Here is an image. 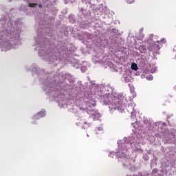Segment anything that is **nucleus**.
<instances>
[{
	"instance_id": "412c9836",
	"label": "nucleus",
	"mask_w": 176,
	"mask_h": 176,
	"mask_svg": "<svg viewBox=\"0 0 176 176\" xmlns=\"http://www.w3.org/2000/svg\"><path fill=\"white\" fill-rule=\"evenodd\" d=\"M131 69L137 71L138 69V65L135 63H133L131 65Z\"/></svg>"
},
{
	"instance_id": "393cba45",
	"label": "nucleus",
	"mask_w": 176,
	"mask_h": 176,
	"mask_svg": "<svg viewBox=\"0 0 176 176\" xmlns=\"http://www.w3.org/2000/svg\"><path fill=\"white\" fill-rule=\"evenodd\" d=\"M25 13L26 14H28V16H32V14H34V13H35L34 11H32V12H29L28 10L25 11Z\"/></svg>"
},
{
	"instance_id": "f257e3e1",
	"label": "nucleus",
	"mask_w": 176,
	"mask_h": 176,
	"mask_svg": "<svg viewBox=\"0 0 176 176\" xmlns=\"http://www.w3.org/2000/svg\"><path fill=\"white\" fill-rule=\"evenodd\" d=\"M74 94H78V98H82V107H80V111L86 112L93 120H100L101 117V113L93 109L96 107L94 96L98 98L100 102L104 105H109L110 112H113V109H118L122 112L123 107L119 100H126L124 95L123 94H118L111 85H98L90 80L84 85L78 82Z\"/></svg>"
},
{
	"instance_id": "c85d7f7f",
	"label": "nucleus",
	"mask_w": 176,
	"mask_h": 176,
	"mask_svg": "<svg viewBox=\"0 0 176 176\" xmlns=\"http://www.w3.org/2000/svg\"><path fill=\"white\" fill-rule=\"evenodd\" d=\"M140 36H141V38H142V39H144V34H140Z\"/></svg>"
},
{
	"instance_id": "72a5a7b5",
	"label": "nucleus",
	"mask_w": 176,
	"mask_h": 176,
	"mask_svg": "<svg viewBox=\"0 0 176 176\" xmlns=\"http://www.w3.org/2000/svg\"><path fill=\"white\" fill-rule=\"evenodd\" d=\"M96 2H100V0H96Z\"/></svg>"
},
{
	"instance_id": "5701e85b",
	"label": "nucleus",
	"mask_w": 176,
	"mask_h": 176,
	"mask_svg": "<svg viewBox=\"0 0 176 176\" xmlns=\"http://www.w3.org/2000/svg\"><path fill=\"white\" fill-rule=\"evenodd\" d=\"M146 79H147V80H153V76L149 74V75L146 76Z\"/></svg>"
},
{
	"instance_id": "6e6552de",
	"label": "nucleus",
	"mask_w": 176,
	"mask_h": 176,
	"mask_svg": "<svg viewBox=\"0 0 176 176\" xmlns=\"http://www.w3.org/2000/svg\"><path fill=\"white\" fill-rule=\"evenodd\" d=\"M92 60L95 64L99 63L102 64L104 68H113V63L107 56H102L97 54L92 58Z\"/></svg>"
},
{
	"instance_id": "e433bc0d",
	"label": "nucleus",
	"mask_w": 176,
	"mask_h": 176,
	"mask_svg": "<svg viewBox=\"0 0 176 176\" xmlns=\"http://www.w3.org/2000/svg\"><path fill=\"white\" fill-rule=\"evenodd\" d=\"M87 137H89V134H87Z\"/></svg>"
},
{
	"instance_id": "c9c22d12",
	"label": "nucleus",
	"mask_w": 176,
	"mask_h": 176,
	"mask_svg": "<svg viewBox=\"0 0 176 176\" xmlns=\"http://www.w3.org/2000/svg\"><path fill=\"white\" fill-rule=\"evenodd\" d=\"M148 124H151V122H148Z\"/></svg>"
},
{
	"instance_id": "c756f323",
	"label": "nucleus",
	"mask_w": 176,
	"mask_h": 176,
	"mask_svg": "<svg viewBox=\"0 0 176 176\" xmlns=\"http://www.w3.org/2000/svg\"><path fill=\"white\" fill-rule=\"evenodd\" d=\"M32 123L33 124H36V121H32Z\"/></svg>"
},
{
	"instance_id": "cd10ccee",
	"label": "nucleus",
	"mask_w": 176,
	"mask_h": 176,
	"mask_svg": "<svg viewBox=\"0 0 176 176\" xmlns=\"http://www.w3.org/2000/svg\"><path fill=\"white\" fill-rule=\"evenodd\" d=\"M161 42L162 43H164L166 42V39L164 38L161 39Z\"/></svg>"
},
{
	"instance_id": "f8f14e48",
	"label": "nucleus",
	"mask_w": 176,
	"mask_h": 176,
	"mask_svg": "<svg viewBox=\"0 0 176 176\" xmlns=\"http://www.w3.org/2000/svg\"><path fill=\"white\" fill-rule=\"evenodd\" d=\"M161 47L162 43L159 41H155L149 45V50H152L153 52H157V50H160Z\"/></svg>"
},
{
	"instance_id": "a211bd4d",
	"label": "nucleus",
	"mask_w": 176,
	"mask_h": 176,
	"mask_svg": "<svg viewBox=\"0 0 176 176\" xmlns=\"http://www.w3.org/2000/svg\"><path fill=\"white\" fill-rule=\"evenodd\" d=\"M96 134H102L104 133V127L98 126L95 129Z\"/></svg>"
},
{
	"instance_id": "39448f33",
	"label": "nucleus",
	"mask_w": 176,
	"mask_h": 176,
	"mask_svg": "<svg viewBox=\"0 0 176 176\" xmlns=\"http://www.w3.org/2000/svg\"><path fill=\"white\" fill-rule=\"evenodd\" d=\"M133 133L129 137L124 138L122 141L118 142V148L116 150V152H111L109 154V157H113L118 159V162L121 163L124 168H130V166L134 163V160L130 157L129 152L133 149L139 153H142L144 150L138 147L140 144V139L137 137L134 129H132Z\"/></svg>"
},
{
	"instance_id": "9b49d317",
	"label": "nucleus",
	"mask_w": 176,
	"mask_h": 176,
	"mask_svg": "<svg viewBox=\"0 0 176 176\" xmlns=\"http://www.w3.org/2000/svg\"><path fill=\"white\" fill-rule=\"evenodd\" d=\"M76 125L78 126H81L82 129H87V127L91 126V124H87V122L85 121V120H82V117H80L77 118Z\"/></svg>"
},
{
	"instance_id": "9d476101",
	"label": "nucleus",
	"mask_w": 176,
	"mask_h": 176,
	"mask_svg": "<svg viewBox=\"0 0 176 176\" xmlns=\"http://www.w3.org/2000/svg\"><path fill=\"white\" fill-rule=\"evenodd\" d=\"M119 31L116 29H113L111 32L110 33V41L111 45H114V46H119Z\"/></svg>"
},
{
	"instance_id": "6ab92c4d",
	"label": "nucleus",
	"mask_w": 176,
	"mask_h": 176,
	"mask_svg": "<svg viewBox=\"0 0 176 176\" xmlns=\"http://www.w3.org/2000/svg\"><path fill=\"white\" fill-rule=\"evenodd\" d=\"M69 20L70 21V23H72V24H74V23H75L76 21V19L75 18V15L74 14H70L69 16Z\"/></svg>"
},
{
	"instance_id": "7c9ffc66",
	"label": "nucleus",
	"mask_w": 176,
	"mask_h": 176,
	"mask_svg": "<svg viewBox=\"0 0 176 176\" xmlns=\"http://www.w3.org/2000/svg\"><path fill=\"white\" fill-rule=\"evenodd\" d=\"M8 2H13L14 0H7Z\"/></svg>"
},
{
	"instance_id": "bb28decb",
	"label": "nucleus",
	"mask_w": 176,
	"mask_h": 176,
	"mask_svg": "<svg viewBox=\"0 0 176 176\" xmlns=\"http://www.w3.org/2000/svg\"><path fill=\"white\" fill-rule=\"evenodd\" d=\"M153 38V34H150L149 39L152 41Z\"/></svg>"
},
{
	"instance_id": "f03ea898",
	"label": "nucleus",
	"mask_w": 176,
	"mask_h": 176,
	"mask_svg": "<svg viewBox=\"0 0 176 176\" xmlns=\"http://www.w3.org/2000/svg\"><path fill=\"white\" fill-rule=\"evenodd\" d=\"M36 36H34V46L36 52H38L39 57L43 61H45L47 64H50L51 67H63L68 63V58H71L69 61H71L72 66L76 69H80L81 72H86L87 68L90 67V65L86 61H82L80 64L78 60H72V54H74V50H68L67 44L63 41H58L56 46L50 45V47L46 45L49 42V38L45 37L46 32L49 31V29L45 27V25L42 22H38V19H36ZM68 57V58H67Z\"/></svg>"
},
{
	"instance_id": "f704fd0d",
	"label": "nucleus",
	"mask_w": 176,
	"mask_h": 176,
	"mask_svg": "<svg viewBox=\"0 0 176 176\" xmlns=\"http://www.w3.org/2000/svg\"><path fill=\"white\" fill-rule=\"evenodd\" d=\"M175 90H176V86L174 87Z\"/></svg>"
},
{
	"instance_id": "aec40b11",
	"label": "nucleus",
	"mask_w": 176,
	"mask_h": 176,
	"mask_svg": "<svg viewBox=\"0 0 176 176\" xmlns=\"http://www.w3.org/2000/svg\"><path fill=\"white\" fill-rule=\"evenodd\" d=\"M139 50L140 53H145V52H146V47L145 45H140L139 47Z\"/></svg>"
},
{
	"instance_id": "58836bf2",
	"label": "nucleus",
	"mask_w": 176,
	"mask_h": 176,
	"mask_svg": "<svg viewBox=\"0 0 176 176\" xmlns=\"http://www.w3.org/2000/svg\"><path fill=\"white\" fill-rule=\"evenodd\" d=\"M65 3H67L66 1H65Z\"/></svg>"
},
{
	"instance_id": "473e14b6",
	"label": "nucleus",
	"mask_w": 176,
	"mask_h": 176,
	"mask_svg": "<svg viewBox=\"0 0 176 176\" xmlns=\"http://www.w3.org/2000/svg\"><path fill=\"white\" fill-rule=\"evenodd\" d=\"M103 10H107V7H104Z\"/></svg>"
},
{
	"instance_id": "20e7f679",
	"label": "nucleus",
	"mask_w": 176,
	"mask_h": 176,
	"mask_svg": "<svg viewBox=\"0 0 176 176\" xmlns=\"http://www.w3.org/2000/svg\"><path fill=\"white\" fill-rule=\"evenodd\" d=\"M21 26L19 21L3 15L0 19V49L1 52H8L12 49H19L21 46Z\"/></svg>"
},
{
	"instance_id": "4468645a",
	"label": "nucleus",
	"mask_w": 176,
	"mask_h": 176,
	"mask_svg": "<svg viewBox=\"0 0 176 176\" xmlns=\"http://www.w3.org/2000/svg\"><path fill=\"white\" fill-rule=\"evenodd\" d=\"M122 82L125 83H129L131 80V76H130V72L126 70L122 76Z\"/></svg>"
},
{
	"instance_id": "2eb2a0df",
	"label": "nucleus",
	"mask_w": 176,
	"mask_h": 176,
	"mask_svg": "<svg viewBox=\"0 0 176 176\" xmlns=\"http://www.w3.org/2000/svg\"><path fill=\"white\" fill-rule=\"evenodd\" d=\"M46 116V111L42 109L41 111H39L38 113L34 114L32 116L33 120H38L40 118H45Z\"/></svg>"
},
{
	"instance_id": "a878e982",
	"label": "nucleus",
	"mask_w": 176,
	"mask_h": 176,
	"mask_svg": "<svg viewBox=\"0 0 176 176\" xmlns=\"http://www.w3.org/2000/svg\"><path fill=\"white\" fill-rule=\"evenodd\" d=\"M126 3L131 4L134 3V0H125Z\"/></svg>"
},
{
	"instance_id": "4be33fe9",
	"label": "nucleus",
	"mask_w": 176,
	"mask_h": 176,
	"mask_svg": "<svg viewBox=\"0 0 176 176\" xmlns=\"http://www.w3.org/2000/svg\"><path fill=\"white\" fill-rule=\"evenodd\" d=\"M157 71V67H156V66H154L151 69V74H155V72H156Z\"/></svg>"
},
{
	"instance_id": "ddd939ff",
	"label": "nucleus",
	"mask_w": 176,
	"mask_h": 176,
	"mask_svg": "<svg viewBox=\"0 0 176 176\" xmlns=\"http://www.w3.org/2000/svg\"><path fill=\"white\" fill-rule=\"evenodd\" d=\"M43 6L53 10V7L56 5V0H43Z\"/></svg>"
},
{
	"instance_id": "4c0bfd02",
	"label": "nucleus",
	"mask_w": 176,
	"mask_h": 176,
	"mask_svg": "<svg viewBox=\"0 0 176 176\" xmlns=\"http://www.w3.org/2000/svg\"><path fill=\"white\" fill-rule=\"evenodd\" d=\"M24 1H29V0H24Z\"/></svg>"
},
{
	"instance_id": "dca6fc26",
	"label": "nucleus",
	"mask_w": 176,
	"mask_h": 176,
	"mask_svg": "<svg viewBox=\"0 0 176 176\" xmlns=\"http://www.w3.org/2000/svg\"><path fill=\"white\" fill-rule=\"evenodd\" d=\"M116 94H123V96H124V98H125V99H124V100H122V99H119V100H118V101H119V102H120L121 107L123 108V109H122V111H119L118 109H113V112H111V111H110V113H113V112H115V111H118V112H120L121 113H123V112H125V111H124V106H123V102H124V101H126V94H123V93L118 94L117 92H116Z\"/></svg>"
},
{
	"instance_id": "f3484780",
	"label": "nucleus",
	"mask_w": 176,
	"mask_h": 176,
	"mask_svg": "<svg viewBox=\"0 0 176 176\" xmlns=\"http://www.w3.org/2000/svg\"><path fill=\"white\" fill-rule=\"evenodd\" d=\"M28 8H32L33 10H35L37 8H39V9H42L43 8V5L39 4L38 6V3H29Z\"/></svg>"
},
{
	"instance_id": "2f4dec72",
	"label": "nucleus",
	"mask_w": 176,
	"mask_h": 176,
	"mask_svg": "<svg viewBox=\"0 0 176 176\" xmlns=\"http://www.w3.org/2000/svg\"><path fill=\"white\" fill-rule=\"evenodd\" d=\"M69 2H70L71 3H74V0H70Z\"/></svg>"
},
{
	"instance_id": "1a4fd4ad",
	"label": "nucleus",
	"mask_w": 176,
	"mask_h": 176,
	"mask_svg": "<svg viewBox=\"0 0 176 176\" xmlns=\"http://www.w3.org/2000/svg\"><path fill=\"white\" fill-rule=\"evenodd\" d=\"M135 103L134 102H130L128 106L126 107V109L129 113H131L132 119H133V122H131V125L136 129L135 124H137V118H135Z\"/></svg>"
},
{
	"instance_id": "b1692460",
	"label": "nucleus",
	"mask_w": 176,
	"mask_h": 176,
	"mask_svg": "<svg viewBox=\"0 0 176 176\" xmlns=\"http://www.w3.org/2000/svg\"><path fill=\"white\" fill-rule=\"evenodd\" d=\"M142 157L144 160H149V156L147 154L144 153Z\"/></svg>"
},
{
	"instance_id": "0eeeda50",
	"label": "nucleus",
	"mask_w": 176,
	"mask_h": 176,
	"mask_svg": "<svg viewBox=\"0 0 176 176\" xmlns=\"http://www.w3.org/2000/svg\"><path fill=\"white\" fill-rule=\"evenodd\" d=\"M104 35L100 31L96 30L94 34H89L86 32H81L78 37L79 41H87L88 43L92 42L94 47H107L108 40L103 38Z\"/></svg>"
},
{
	"instance_id": "7ed1b4c3",
	"label": "nucleus",
	"mask_w": 176,
	"mask_h": 176,
	"mask_svg": "<svg viewBox=\"0 0 176 176\" xmlns=\"http://www.w3.org/2000/svg\"><path fill=\"white\" fill-rule=\"evenodd\" d=\"M32 71L33 75H36L40 83H42L43 90H44L47 98L50 101L57 102L59 108H68L69 112L78 113L83 105V98H79L78 94H76V100L67 99L68 95L63 94L61 83L67 82L69 78V74L63 72L59 74L56 73H45L43 69L39 68L36 64L33 63L27 71Z\"/></svg>"
},
{
	"instance_id": "423d86ee",
	"label": "nucleus",
	"mask_w": 176,
	"mask_h": 176,
	"mask_svg": "<svg viewBox=\"0 0 176 176\" xmlns=\"http://www.w3.org/2000/svg\"><path fill=\"white\" fill-rule=\"evenodd\" d=\"M84 3L89 6V12L86 10L81 8L80 14L78 16V23L80 28H87L89 25V19H93L94 20H100V14L97 12L98 9L96 5V2H98L96 0H82Z\"/></svg>"
}]
</instances>
